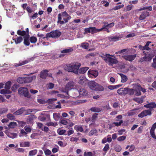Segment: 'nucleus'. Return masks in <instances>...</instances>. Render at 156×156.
<instances>
[{
  "instance_id": "obj_12",
  "label": "nucleus",
  "mask_w": 156,
  "mask_h": 156,
  "mask_svg": "<svg viewBox=\"0 0 156 156\" xmlns=\"http://www.w3.org/2000/svg\"><path fill=\"white\" fill-rule=\"evenodd\" d=\"M156 128V122L152 126L150 130V135L152 138L156 140V136L155 134L154 130Z\"/></svg>"
},
{
  "instance_id": "obj_30",
  "label": "nucleus",
  "mask_w": 156,
  "mask_h": 156,
  "mask_svg": "<svg viewBox=\"0 0 156 156\" xmlns=\"http://www.w3.org/2000/svg\"><path fill=\"white\" fill-rule=\"evenodd\" d=\"M104 90V88L103 87L97 83L96 88H95V90L100 91H103Z\"/></svg>"
},
{
  "instance_id": "obj_1",
  "label": "nucleus",
  "mask_w": 156,
  "mask_h": 156,
  "mask_svg": "<svg viewBox=\"0 0 156 156\" xmlns=\"http://www.w3.org/2000/svg\"><path fill=\"white\" fill-rule=\"evenodd\" d=\"M71 18V16L65 11L58 14L57 23L62 25L67 23Z\"/></svg>"
},
{
  "instance_id": "obj_8",
  "label": "nucleus",
  "mask_w": 156,
  "mask_h": 156,
  "mask_svg": "<svg viewBox=\"0 0 156 156\" xmlns=\"http://www.w3.org/2000/svg\"><path fill=\"white\" fill-rule=\"evenodd\" d=\"M34 59V57H32L30 58H28L27 59L24 61L19 62L18 63L15 64V66L16 67H17L20 66H22L23 65L29 62L32 61Z\"/></svg>"
},
{
  "instance_id": "obj_36",
  "label": "nucleus",
  "mask_w": 156,
  "mask_h": 156,
  "mask_svg": "<svg viewBox=\"0 0 156 156\" xmlns=\"http://www.w3.org/2000/svg\"><path fill=\"white\" fill-rule=\"evenodd\" d=\"M7 118L10 120H13L15 119V116L12 114L9 113L6 115Z\"/></svg>"
},
{
  "instance_id": "obj_52",
  "label": "nucleus",
  "mask_w": 156,
  "mask_h": 156,
  "mask_svg": "<svg viewBox=\"0 0 156 156\" xmlns=\"http://www.w3.org/2000/svg\"><path fill=\"white\" fill-rule=\"evenodd\" d=\"M136 111L134 110H132L128 112V116H132L134 115L136 113Z\"/></svg>"
},
{
  "instance_id": "obj_13",
  "label": "nucleus",
  "mask_w": 156,
  "mask_h": 156,
  "mask_svg": "<svg viewBox=\"0 0 156 156\" xmlns=\"http://www.w3.org/2000/svg\"><path fill=\"white\" fill-rule=\"evenodd\" d=\"M128 88H120L117 90V93L120 95H125L128 94Z\"/></svg>"
},
{
  "instance_id": "obj_50",
  "label": "nucleus",
  "mask_w": 156,
  "mask_h": 156,
  "mask_svg": "<svg viewBox=\"0 0 156 156\" xmlns=\"http://www.w3.org/2000/svg\"><path fill=\"white\" fill-rule=\"evenodd\" d=\"M37 38L35 37H31L30 38V41L31 43H35L37 41Z\"/></svg>"
},
{
  "instance_id": "obj_21",
  "label": "nucleus",
  "mask_w": 156,
  "mask_h": 156,
  "mask_svg": "<svg viewBox=\"0 0 156 156\" xmlns=\"http://www.w3.org/2000/svg\"><path fill=\"white\" fill-rule=\"evenodd\" d=\"M36 78V76H32L27 77H24L25 83H28L31 82L33 79H35Z\"/></svg>"
},
{
  "instance_id": "obj_61",
  "label": "nucleus",
  "mask_w": 156,
  "mask_h": 156,
  "mask_svg": "<svg viewBox=\"0 0 156 156\" xmlns=\"http://www.w3.org/2000/svg\"><path fill=\"white\" fill-rule=\"evenodd\" d=\"M114 25V23L113 22L112 23H110L106 25H104V28L107 27L108 28H110L113 27Z\"/></svg>"
},
{
  "instance_id": "obj_23",
  "label": "nucleus",
  "mask_w": 156,
  "mask_h": 156,
  "mask_svg": "<svg viewBox=\"0 0 156 156\" xmlns=\"http://www.w3.org/2000/svg\"><path fill=\"white\" fill-rule=\"evenodd\" d=\"M74 90L75 92H78L80 95L83 96L87 94L86 90L84 89H80L79 92L77 90L75 89Z\"/></svg>"
},
{
  "instance_id": "obj_2",
  "label": "nucleus",
  "mask_w": 156,
  "mask_h": 156,
  "mask_svg": "<svg viewBox=\"0 0 156 156\" xmlns=\"http://www.w3.org/2000/svg\"><path fill=\"white\" fill-rule=\"evenodd\" d=\"M81 66L79 63H76L69 64L67 66L66 70L69 72H73L76 74H78V70Z\"/></svg>"
},
{
  "instance_id": "obj_24",
  "label": "nucleus",
  "mask_w": 156,
  "mask_h": 156,
  "mask_svg": "<svg viewBox=\"0 0 156 156\" xmlns=\"http://www.w3.org/2000/svg\"><path fill=\"white\" fill-rule=\"evenodd\" d=\"M133 89L135 91L140 90V89H141V86L140 85L138 84L135 83L133 84Z\"/></svg>"
},
{
  "instance_id": "obj_35",
  "label": "nucleus",
  "mask_w": 156,
  "mask_h": 156,
  "mask_svg": "<svg viewBox=\"0 0 156 156\" xmlns=\"http://www.w3.org/2000/svg\"><path fill=\"white\" fill-rule=\"evenodd\" d=\"M80 47L83 48L87 49L89 47V44L86 42L82 43L81 44Z\"/></svg>"
},
{
  "instance_id": "obj_45",
  "label": "nucleus",
  "mask_w": 156,
  "mask_h": 156,
  "mask_svg": "<svg viewBox=\"0 0 156 156\" xmlns=\"http://www.w3.org/2000/svg\"><path fill=\"white\" fill-rule=\"evenodd\" d=\"M114 149L116 152H119L121 151L122 148L119 145L117 144L115 145Z\"/></svg>"
},
{
  "instance_id": "obj_48",
  "label": "nucleus",
  "mask_w": 156,
  "mask_h": 156,
  "mask_svg": "<svg viewBox=\"0 0 156 156\" xmlns=\"http://www.w3.org/2000/svg\"><path fill=\"white\" fill-rule=\"evenodd\" d=\"M128 94L130 95H133L134 93V90L133 89H130L128 88Z\"/></svg>"
},
{
  "instance_id": "obj_22",
  "label": "nucleus",
  "mask_w": 156,
  "mask_h": 156,
  "mask_svg": "<svg viewBox=\"0 0 156 156\" xmlns=\"http://www.w3.org/2000/svg\"><path fill=\"white\" fill-rule=\"evenodd\" d=\"M89 69L88 67H82L78 70V73L84 74Z\"/></svg>"
},
{
  "instance_id": "obj_46",
  "label": "nucleus",
  "mask_w": 156,
  "mask_h": 156,
  "mask_svg": "<svg viewBox=\"0 0 156 156\" xmlns=\"http://www.w3.org/2000/svg\"><path fill=\"white\" fill-rule=\"evenodd\" d=\"M27 134V133L23 129H22L20 130V132L19 136L20 137H22L25 136Z\"/></svg>"
},
{
  "instance_id": "obj_14",
  "label": "nucleus",
  "mask_w": 156,
  "mask_h": 156,
  "mask_svg": "<svg viewBox=\"0 0 156 156\" xmlns=\"http://www.w3.org/2000/svg\"><path fill=\"white\" fill-rule=\"evenodd\" d=\"M97 84V83L93 81L90 82L88 84L89 88L91 89L94 90L95 89Z\"/></svg>"
},
{
  "instance_id": "obj_7",
  "label": "nucleus",
  "mask_w": 156,
  "mask_h": 156,
  "mask_svg": "<svg viewBox=\"0 0 156 156\" xmlns=\"http://www.w3.org/2000/svg\"><path fill=\"white\" fill-rule=\"evenodd\" d=\"M61 34L58 30H55L50 32V33L46 34L47 37H52V38H57L59 37Z\"/></svg>"
},
{
  "instance_id": "obj_47",
  "label": "nucleus",
  "mask_w": 156,
  "mask_h": 156,
  "mask_svg": "<svg viewBox=\"0 0 156 156\" xmlns=\"http://www.w3.org/2000/svg\"><path fill=\"white\" fill-rule=\"evenodd\" d=\"M57 132L60 135H62L64 134L66 132V130L64 129H58L57 130Z\"/></svg>"
},
{
  "instance_id": "obj_53",
  "label": "nucleus",
  "mask_w": 156,
  "mask_h": 156,
  "mask_svg": "<svg viewBox=\"0 0 156 156\" xmlns=\"http://www.w3.org/2000/svg\"><path fill=\"white\" fill-rule=\"evenodd\" d=\"M8 136L9 137L13 139L16 138L17 136V134L16 133H10L8 135Z\"/></svg>"
},
{
  "instance_id": "obj_38",
  "label": "nucleus",
  "mask_w": 156,
  "mask_h": 156,
  "mask_svg": "<svg viewBox=\"0 0 156 156\" xmlns=\"http://www.w3.org/2000/svg\"><path fill=\"white\" fill-rule=\"evenodd\" d=\"M17 34L20 35L24 36L27 34L26 31L24 30L21 31L20 30H18L17 32Z\"/></svg>"
},
{
  "instance_id": "obj_40",
  "label": "nucleus",
  "mask_w": 156,
  "mask_h": 156,
  "mask_svg": "<svg viewBox=\"0 0 156 156\" xmlns=\"http://www.w3.org/2000/svg\"><path fill=\"white\" fill-rule=\"evenodd\" d=\"M37 152V149H34L30 151L29 153V156H33L35 155Z\"/></svg>"
},
{
  "instance_id": "obj_9",
  "label": "nucleus",
  "mask_w": 156,
  "mask_h": 156,
  "mask_svg": "<svg viewBox=\"0 0 156 156\" xmlns=\"http://www.w3.org/2000/svg\"><path fill=\"white\" fill-rule=\"evenodd\" d=\"M89 77L92 78H95L98 74V72L97 70H89L87 73Z\"/></svg>"
},
{
  "instance_id": "obj_4",
  "label": "nucleus",
  "mask_w": 156,
  "mask_h": 156,
  "mask_svg": "<svg viewBox=\"0 0 156 156\" xmlns=\"http://www.w3.org/2000/svg\"><path fill=\"white\" fill-rule=\"evenodd\" d=\"M74 85V82L72 81H70L66 84L65 88L62 89V91L68 95V91L72 89L73 88L72 87Z\"/></svg>"
},
{
  "instance_id": "obj_60",
  "label": "nucleus",
  "mask_w": 156,
  "mask_h": 156,
  "mask_svg": "<svg viewBox=\"0 0 156 156\" xmlns=\"http://www.w3.org/2000/svg\"><path fill=\"white\" fill-rule=\"evenodd\" d=\"M24 44L27 45L29 46L30 44V42L28 39L25 38L24 39Z\"/></svg>"
},
{
  "instance_id": "obj_33",
  "label": "nucleus",
  "mask_w": 156,
  "mask_h": 156,
  "mask_svg": "<svg viewBox=\"0 0 156 156\" xmlns=\"http://www.w3.org/2000/svg\"><path fill=\"white\" fill-rule=\"evenodd\" d=\"M54 119L56 121H58L60 119V114L58 113H54L53 114Z\"/></svg>"
},
{
  "instance_id": "obj_42",
  "label": "nucleus",
  "mask_w": 156,
  "mask_h": 156,
  "mask_svg": "<svg viewBox=\"0 0 156 156\" xmlns=\"http://www.w3.org/2000/svg\"><path fill=\"white\" fill-rule=\"evenodd\" d=\"M151 43V42L148 41H147L145 44V45L144 46V49H145V50H146L147 51H149L151 49L149 47V46L150 45V44Z\"/></svg>"
},
{
  "instance_id": "obj_63",
  "label": "nucleus",
  "mask_w": 156,
  "mask_h": 156,
  "mask_svg": "<svg viewBox=\"0 0 156 156\" xmlns=\"http://www.w3.org/2000/svg\"><path fill=\"white\" fill-rule=\"evenodd\" d=\"M44 152L46 155H49L51 154V151L48 149L44 150Z\"/></svg>"
},
{
  "instance_id": "obj_28",
  "label": "nucleus",
  "mask_w": 156,
  "mask_h": 156,
  "mask_svg": "<svg viewBox=\"0 0 156 156\" xmlns=\"http://www.w3.org/2000/svg\"><path fill=\"white\" fill-rule=\"evenodd\" d=\"M120 75L121 77V82L122 83H125V82L127 80V77L122 73H119V74Z\"/></svg>"
},
{
  "instance_id": "obj_31",
  "label": "nucleus",
  "mask_w": 156,
  "mask_h": 156,
  "mask_svg": "<svg viewBox=\"0 0 156 156\" xmlns=\"http://www.w3.org/2000/svg\"><path fill=\"white\" fill-rule=\"evenodd\" d=\"M23 40L22 37L21 36L18 37L17 38L13 39V40L16 44L20 43Z\"/></svg>"
},
{
  "instance_id": "obj_59",
  "label": "nucleus",
  "mask_w": 156,
  "mask_h": 156,
  "mask_svg": "<svg viewBox=\"0 0 156 156\" xmlns=\"http://www.w3.org/2000/svg\"><path fill=\"white\" fill-rule=\"evenodd\" d=\"M126 138V136H122L119 137L117 139V140L119 141H121L124 140Z\"/></svg>"
},
{
  "instance_id": "obj_15",
  "label": "nucleus",
  "mask_w": 156,
  "mask_h": 156,
  "mask_svg": "<svg viewBox=\"0 0 156 156\" xmlns=\"http://www.w3.org/2000/svg\"><path fill=\"white\" fill-rule=\"evenodd\" d=\"M149 13L148 12H143L141 14L139 17V19L140 20H143L145 19V18L149 16Z\"/></svg>"
},
{
  "instance_id": "obj_16",
  "label": "nucleus",
  "mask_w": 156,
  "mask_h": 156,
  "mask_svg": "<svg viewBox=\"0 0 156 156\" xmlns=\"http://www.w3.org/2000/svg\"><path fill=\"white\" fill-rule=\"evenodd\" d=\"M48 71L46 69L44 70L41 72L40 78L43 79H45L48 75Z\"/></svg>"
},
{
  "instance_id": "obj_20",
  "label": "nucleus",
  "mask_w": 156,
  "mask_h": 156,
  "mask_svg": "<svg viewBox=\"0 0 156 156\" xmlns=\"http://www.w3.org/2000/svg\"><path fill=\"white\" fill-rule=\"evenodd\" d=\"M120 37L118 36H112L108 37V39L110 41H116L119 40Z\"/></svg>"
},
{
  "instance_id": "obj_26",
  "label": "nucleus",
  "mask_w": 156,
  "mask_h": 156,
  "mask_svg": "<svg viewBox=\"0 0 156 156\" xmlns=\"http://www.w3.org/2000/svg\"><path fill=\"white\" fill-rule=\"evenodd\" d=\"M86 81V79L85 76H80L79 83L81 85L83 84Z\"/></svg>"
},
{
  "instance_id": "obj_34",
  "label": "nucleus",
  "mask_w": 156,
  "mask_h": 156,
  "mask_svg": "<svg viewBox=\"0 0 156 156\" xmlns=\"http://www.w3.org/2000/svg\"><path fill=\"white\" fill-rule=\"evenodd\" d=\"M121 85L119 84L116 85H109L108 86V88L111 90H112L115 89L117 88L120 87H121Z\"/></svg>"
},
{
  "instance_id": "obj_32",
  "label": "nucleus",
  "mask_w": 156,
  "mask_h": 156,
  "mask_svg": "<svg viewBox=\"0 0 156 156\" xmlns=\"http://www.w3.org/2000/svg\"><path fill=\"white\" fill-rule=\"evenodd\" d=\"M17 123L15 122H11L8 125V126L9 128H14L17 126Z\"/></svg>"
},
{
  "instance_id": "obj_44",
  "label": "nucleus",
  "mask_w": 156,
  "mask_h": 156,
  "mask_svg": "<svg viewBox=\"0 0 156 156\" xmlns=\"http://www.w3.org/2000/svg\"><path fill=\"white\" fill-rule=\"evenodd\" d=\"M38 14L36 12L32 16H30L29 14H28L30 20L34 19L37 17Z\"/></svg>"
},
{
  "instance_id": "obj_27",
  "label": "nucleus",
  "mask_w": 156,
  "mask_h": 156,
  "mask_svg": "<svg viewBox=\"0 0 156 156\" xmlns=\"http://www.w3.org/2000/svg\"><path fill=\"white\" fill-rule=\"evenodd\" d=\"M12 93L11 91L7 89H2L0 91V93L1 94H10Z\"/></svg>"
},
{
  "instance_id": "obj_54",
  "label": "nucleus",
  "mask_w": 156,
  "mask_h": 156,
  "mask_svg": "<svg viewBox=\"0 0 156 156\" xmlns=\"http://www.w3.org/2000/svg\"><path fill=\"white\" fill-rule=\"evenodd\" d=\"M23 112V110L22 109H20L17 111L16 112L14 113V114L15 115H18L21 114Z\"/></svg>"
},
{
  "instance_id": "obj_37",
  "label": "nucleus",
  "mask_w": 156,
  "mask_h": 156,
  "mask_svg": "<svg viewBox=\"0 0 156 156\" xmlns=\"http://www.w3.org/2000/svg\"><path fill=\"white\" fill-rule=\"evenodd\" d=\"M11 83L10 81H8L5 84V88L7 90H9L11 88Z\"/></svg>"
},
{
  "instance_id": "obj_29",
  "label": "nucleus",
  "mask_w": 156,
  "mask_h": 156,
  "mask_svg": "<svg viewBox=\"0 0 156 156\" xmlns=\"http://www.w3.org/2000/svg\"><path fill=\"white\" fill-rule=\"evenodd\" d=\"M74 128L77 131L82 132L83 130V129L81 126L76 125L74 126Z\"/></svg>"
},
{
  "instance_id": "obj_51",
  "label": "nucleus",
  "mask_w": 156,
  "mask_h": 156,
  "mask_svg": "<svg viewBox=\"0 0 156 156\" xmlns=\"http://www.w3.org/2000/svg\"><path fill=\"white\" fill-rule=\"evenodd\" d=\"M39 135L38 133H32L31 135H30V137L31 138L33 139H36L38 136Z\"/></svg>"
},
{
  "instance_id": "obj_19",
  "label": "nucleus",
  "mask_w": 156,
  "mask_h": 156,
  "mask_svg": "<svg viewBox=\"0 0 156 156\" xmlns=\"http://www.w3.org/2000/svg\"><path fill=\"white\" fill-rule=\"evenodd\" d=\"M145 51H144L143 53H144ZM144 55L145 56L141 58L140 59V62H143V61H149L151 59V58L148 55H147L146 54L144 53Z\"/></svg>"
},
{
  "instance_id": "obj_39",
  "label": "nucleus",
  "mask_w": 156,
  "mask_h": 156,
  "mask_svg": "<svg viewBox=\"0 0 156 156\" xmlns=\"http://www.w3.org/2000/svg\"><path fill=\"white\" fill-rule=\"evenodd\" d=\"M17 81L20 83H25L24 77H19L17 79Z\"/></svg>"
},
{
  "instance_id": "obj_57",
  "label": "nucleus",
  "mask_w": 156,
  "mask_h": 156,
  "mask_svg": "<svg viewBox=\"0 0 156 156\" xmlns=\"http://www.w3.org/2000/svg\"><path fill=\"white\" fill-rule=\"evenodd\" d=\"M37 36L39 37L40 39L41 38L44 39L48 37H47V36H45L43 34L40 33H38L37 34Z\"/></svg>"
},
{
  "instance_id": "obj_17",
  "label": "nucleus",
  "mask_w": 156,
  "mask_h": 156,
  "mask_svg": "<svg viewBox=\"0 0 156 156\" xmlns=\"http://www.w3.org/2000/svg\"><path fill=\"white\" fill-rule=\"evenodd\" d=\"M144 107L147 108H149V109H151L156 107V104L154 102H151L145 105Z\"/></svg>"
},
{
  "instance_id": "obj_62",
  "label": "nucleus",
  "mask_w": 156,
  "mask_h": 156,
  "mask_svg": "<svg viewBox=\"0 0 156 156\" xmlns=\"http://www.w3.org/2000/svg\"><path fill=\"white\" fill-rule=\"evenodd\" d=\"M98 115L97 113H94L91 119L93 122H94L96 120Z\"/></svg>"
},
{
  "instance_id": "obj_41",
  "label": "nucleus",
  "mask_w": 156,
  "mask_h": 156,
  "mask_svg": "<svg viewBox=\"0 0 156 156\" xmlns=\"http://www.w3.org/2000/svg\"><path fill=\"white\" fill-rule=\"evenodd\" d=\"M46 125H47L48 126H52L54 127H55L58 125V124L56 122H47Z\"/></svg>"
},
{
  "instance_id": "obj_18",
  "label": "nucleus",
  "mask_w": 156,
  "mask_h": 156,
  "mask_svg": "<svg viewBox=\"0 0 156 156\" xmlns=\"http://www.w3.org/2000/svg\"><path fill=\"white\" fill-rule=\"evenodd\" d=\"M73 51V49L72 47H69L68 48H67L64 49H63L61 51V52L63 54H70Z\"/></svg>"
},
{
  "instance_id": "obj_58",
  "label": "nucleus",
  "mask_w": 156,
  "mask_h": 156,
  "mask_svg": "<svg viewBox=\"0 0 156 156\" xmlns=\"http://www.w3.org/2000/svg\"><path fill=\"white\" fill-rule=\"evenodd\" d=\"M97 130L96 129H93L91 130L89 133V135L90 136H91L97 133Z\"/></svg>"
},
{
  "instance_id": "obj_3",
  "label": "nucleus",
  "mask_w": 156,
  "mask_h": 156,
  "mask_svg": "<svg viewBox=\"0 0 156 156\" xmlns=\"http://www.w3.org/2000/svg\"><path fill=\"white\" fill-rule=\"evenodd\" d=\"M104 55L105 57H103V58L106 62L108 63L109 66H112L114 64H116L118 62V61L116 59L111 57L112 56L115 57L114 55L108 54H106Z\"/></svg>"
},
{
  "instance_id": "obj_56",
  "label": "nucleus",
  "mask_w": 156,
  "mask_h": 156,
  "mask_svg": "<svg viewBox=\"0 0 156 156\" xmlns=\"http://www.w3.org/2000/svg\"><path fill=\"white\" fill-rule=\"evenodd\" d=\"M99 30H100V32L102 31L103 30H104L107 31L108 33L110 32V31L108 30V28L107 27L104 28V25L101 28L99 29Z\"/></svg>"
},
{
  "instance_id": "obj_10",
  "label": "nucleus",
  "mask_w": 156,
  "mask_h": 156,
  "mask_svg": "<svg viewBox=\"0 0 156 156\" xmlns=\"http://www.w3.org/2000/svg\"><path fill=\"white\" fill-rule=\"evenodd\" d=\"M151 109L145 110L139 114L138 116L139 117L142 118L147 115H151Z\"/></svg>"
},
{
  "instance_id": "obj_55",
  "label": "nucleus",
  "mask_w": 156,
  "mask_h": 156,
  "mask_svg": "<svg viewBox=\"0 0 156 156\" xmlns=\"http://www.w3.org/2000/svg\"><path fill=\"white\" fill-rule=\"evenodd\" d=\"M19 87V85L15 84L12 87L11 89L13 91H15Z\"/></svg>"
},
{
  "instance_id": "obj_64",
  "label": "nucleus",
  "mask_w": 156,
  "mask_h": 156,
  "mask_svg": "<svg viewBox=\"0 0 156 156\" xmlns=\"http://www.w3.org/2000/svg\"><path fill=\"white\" fill-rule=\"evenodd\" d=\"M109 148V145L108 144H106L103 149L104 151L107 152Z\"/></svg>"
},
{
  "instance_id": "obj_43",
  "label": "nucleus",
  "mask_w": 156,
  "mask_h": 156,
  "mask_svg": "<svg viewBox=\"0 0 156 156\" xmlns=\"http://www.w3.org/2000/svg\"><path fill=\"white\" fill-rule=\"evenodd\" d=\"M134 100L139 103H141L143 102V97L135 98L134 99Z\"/></svg>"
},
{
  "instance_id": "obj_25",
  "label": "nucleus",
  "mask_w": 156,
  "mask_h": 156,
  "mask_svg": "<svg viewBox=\"0 0 156 156\" xmlns=\"http://www.w3.org/2000/svg\"><path fill=\"white\" fill-rule=\"evenodd\" d=\"M90 110L93 112H99L101 111L102 109L98 107H93L90 108Z\"/></svg>"
},
{
  "instance_id": "obj_11",
  "label": "nucleus",
  "mask_w": 156,
  "mask_h": 156,
  "mask_svg": "<svg viewBox=\"0 0 156 156\" xmlns=\"http://www.w3.org/2000/svg\"><path fill=\"white\" fill-rule=\"evenodd\" d=\"M122 57L126 60L131 62L135 59V58L136 57V55L135 54L133 55H123Z\"/></svg>"
},
{
  "instance_id": "obj_5",
  "label": "nucleus",
  "mask_w": 156,
  "mask_h": 156,
  "mask_svg": "<svg viewBox=\"0 0 156 156\" xmlns=\"http://www.w3.org/2000/svg\"><path fill=\"white\" fill-rule=\"evenodd\" d=\"M100 32L99 29H97L95 27H90L84 29V34H87L90 33L91 34H94Z\"/></svg>"
},
{
  "instance_id": "obj_49",
  "label": "nucleus",
  "mask_w": 156,
  "mask_h": 156,
  "mask_svg": "<svg viewBox=\"0 0 156 156\" xmlns=\"http://www.w3.org/2000/svg\"><path fill=\"white\" fill-rule=\"evenodd\" d=\"M133 6L132 4L127 5L124 8V10L126 11L130 10L133 7Z\"/></svg>"
},
{
  "instance_id": "obj_6",
  "label": "nucleus",
  "mask_w": 156,
  "mask_h": 156,
  "mask_svg": "<svg viewBox=\"0 0 156 156\" xmlns=\"http://www.w3.org/2000/svg\"><path fill=\"white\" fill-rule=\"evenodd\" d=\"M18 93L21 95L26 97L30 98V96L29 94L28 89L26 87H21L19 89Z\"/></svg>"
}]
</instances>
